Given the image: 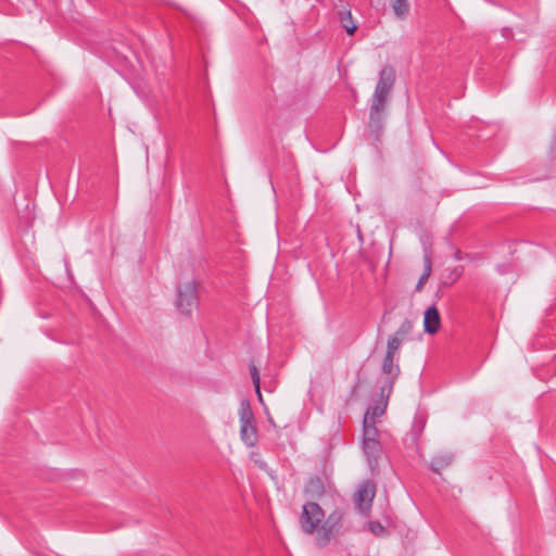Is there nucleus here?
I'll return each mask as SVG.
<instances>
[{
  "instance_id": "1",
  "label": "nucleus",
  "mask_w": 556,
  "mask_h": 556,
  "mask_svg": "<svg viewBox=\"0 0 556 556\" xmlns=\"http://www.w3.org/2000/svg\"><path fill=\"white\" fill-rule=\"evenodd\" d=\"M345 513L336 508L325 519V513L316 502H307L299 517L301 530L305 534L316 531L315 543L319 547L327 546L344 526Z\"/></svg>"
},
{
  "instance_id": "2",
  "label": "nucleus",
  "mask_w": 556,
  "mask_h": 556,
  "mask_svg": "<svg viewBox=\"0 0 556 556\" xmlns=\"http://www.w3.org/2000/svg\"><path fill=\"white\" fill-rule=\"evenodd\" d=\"M396 73L392 65H386L379 72V80L376 85L369 109V127L378 131L382 128V119L390 94L395 84Z\"/></svg>"
},
{
  "instance_id": "3",
  "label": "nucleus",
  "mask_w": 556,
  "mask_h": 556,
  "mask_svg": "<svg viewBox=\"0 0 556 556\" xmlns=\"http://www.w3.org/2000/svg\"><path fill=\"white\" fill-rule=\"evenodd\" d=\"M240 439L248 446L257 444L258 434L254 413L249 400L243 399L239 405Z\"/></svg>"
},
{
  "instance_id": "4",
  "label": "nucleus",
  "mask_w": 556,
  "mask_h": 556,
  "mask_svg": "<svg viewBox=\"0 0 556 556\" xmlns=\"http://www.w3.org/2000/svg\"><path fill=\"white\" fill-rule=\"evenodd\" d=\"M175 305L182 315H190L192 309L198 306V292L194 280L177 286Z\"/></svg>"
},
{
  "instance_id": "5",
  "label": "nucleus",
  "mask_w": 556,
  "mask_h": 556,
  "mask_svg": "<svg viewBox=\"0 0 556 556\" xmlns=\"http://www.w3.org/2000/svg\"><path fill=\"white\" fill-rule=\"evenodd\" d=\"M395 356L384 354L382 364H381V372L387 376L382 387L381 394L387 393V396H390V393L393 390L395 381L400 376V366L394 363Z\"/></svg>"
},
{
  "instance_id": "6",
  "label": "nucleus",
  "mask_w": 556,
  "mask_h": 556,
  "mask_svg": "<svg viewBox=\"0 0 556 556\" xmlns=\"http://www.w3.org/2000/svg\"><path fill=\"white\" fill-rule=\"evenodd\" d=\"M376 494V485L370 480L364 481L357 489L356 505L362 513L369 510Z\"/></svg>"
},
{
  "instance_id": "7",
  "label": "nucleus",
  "mask_w": 556,
  "mask_h": 556,
  "mask_svg": "<svg viewBox=\"0 0 556 556\" xmlns=\"http://www.w3.org/2000/svg\"><path fill=\"white\" fill-rule=\"evenodd\" d=\"M363 452L371 471L378 467V460L382 455V445L380 441L362 442Z\"/></svg>"
},
{
  "instance_id": "8",
  "label": "nucleus",
  "mask_w": 556,
  "mask_h": 556,
  "mask_svg": "<svg viewBox=\"0 0 556 556\" xmlns=\"http://www.w3.org/2000/svg\"><path fill=\"white\" fill-rule=\"evenodd\" d=\"M440 326L441 317L439 309L435 305H431L424 314V331L429 334H434L439 331Z\"/></svg>"
},
{
  "instance_id": "9",
  "label": "nucleus",
  "mask_w": 556,
  "mask_h": 556,
  "mask_svg": "<svg viewBox=\"0 0 556 556\" xmlns=\"http://www.w3.org/2000/svg\"><path fill=\"white\" fill-rule=\"evenodd\" d=\"M304 493L311 498H320L325 494V484L319 477H312L304 486Z\"/></svg>"
},
{
  "instance_id": "10",
  "label": "nucleus",
  "mask_w": 556,
  "mask_h": 556,
  "mask_svg": "<svg viewBox=\"0 0 556 556\" xmlns=\"http://www.w3.org/2000/svg\"><path fill=\"white\" fill-rule=\"evenodd\" d=\"M379 441L378 429L376 427V420H370L369 417L363 419V434L362 442Z\"/></svg>"
},
{
  "instance_id": "11",
  "label": "nucleus",
  "mask_w": 556,
  "mask_h": 556,
  "mask_svg": "<svg viewBox=\"0 0 556 556\" xmlns=\"http://www.w3.org/2000/svg\"><path fill=\"white\" fill-rule=\"evenodd\" d=\"M380 395L381 399L366 410L364 417H369L370 420H376L377 418H380L384 414L389 396L386 395L384 399V394L382 395L380 393Z\"/></svg>"
},
{
  "instance_id": "12",
  "label": "nucleus",
  "mask_w": 556,
  "mask_h": 556,
  "mask_svg": "<svg viewBox=\"0 0 556 556\" xmlns=\"http://www.w3.org/2000/svg\"><path fill=\"white\" fill-rule=\"evenodd\" d=\"M340 24L341 27L344 28L349 35H354V33L357 29V24L354 23L350 10H343L340 12Z\"/></svg>"
},
{
  "instance_id": "13",
  "label": "nucleus",
  "mask_w": 556,
  "mask_h": 556,
  "mask_svg": "<svg viewBox=\"0 0 556 556\" xmlns=\"http://www.w3.org/2000/svg\"><path fill=\"white\" fill-rule=\"evenodd\" d=\"M392 10L396 18L405 20L409 13V4L407 0H393Z\"/></svg>"
},
{
  "instance_id": "14",
  "label": "nucleus",
  "mask_w": 556,
  "mask_h": 556,
  "mask_svg": "<svg viewBox=\"0 0 556 556\" xmlns=\"http://www.w3.org/2000/svg\"><path fill=\"white\" fill-rule=\"evenodd\" d=\"M403 341L404 340H402V338H399L395 334L390 336L388 339V342H387L386 354L396 356V353H397Z\"/></svg>"
},
{
  "instance_id": "15",
  "label": "nucleus",
  "mask_w": 556,
  "mask_h": 556,
  "mask_svg": "<svg viewBox=\"0 0 556 556\" xmlns=\"http://www.w3.org/2000/svg\"><path fill=\"white\" fill-rule=\"evenodd\" d=\"M452 463V457L447 455L435 456L431 462V468L434 471H439L440 469L448 466Z\"/></svg>"
},
{
  "instance_id": "16",
  "label": "nucleus",
  "mask_w": 556,
  "mask_h": 556,
  "mask_svg": "<svg viewBox=\"0 0 556 556\" xmlns=\"http://www.w3.org/2000/svg\"><path fill=\"white\" fill-rule=\"evenodd\" d=\"M413 330V323L408 319H405L395 331V336L402 338L404 340Z\"/></svg>"
},
{
  "instance_id": "17",
  "label": "nucleus",
  "mask_w": 556,
  "mask_h": 556,
  "mask_svg": "<svg viewBox=\"0 0 556 556\" xmlns=\"http://www.w3.org/2000/svg\"><path fill=\"white\" fill-rule=\"evenodd\" d=\"M250 375H251L255 391L258 394V396L261 397L262 395H261V391H260V382H261L260 372L254 364L250 365Z\"/></svg>"
},
{
  "instance_id": "18",
  "label": "nucleus",
  "mask_w": 556,
  "mask_h": 556,
  "mask_svg": "<svg viewBox=\"0 0 556 556\" xmlns=\"http://www.w3.org/2000/svg\"><path fill=\"white\" fill-rule=\"evenodd\" d=\"M426 426V420L422 416H418L415 418L413 424V431L416 435L420 434Z\"/></svg>"
},
{
  "instance_id": "19",
  "label": "nucleus",
  "mask_w": 556,
  "mask_h": 556,
  "mask_svg": "<svg viewBox=\"0 0 556 556\" xmlns=\"http://www.w3.org/2000/svg\"><path fill=\"white\" fill-rule=\"evenodd\" d=\"M431 260H430V256L429 255H425L424 257V273L422 274H428V276H430L431 274Z\"/></svg>"
},
{
  "instance_id": "20",
  "label": "nucleus",
  "mask_w": 556,
  "mask_h": 556,
  "mask_svg": "<svg viewBox=\"0 0 556 556\" xmlns=\"http://www.w3.org/2000/svg\"><path fill=\"white\" fill-rule=\"evenodd\" d=\"M429 276L428 274H422L419 279H418V282L416 285V290L417 291H420L422 289V287L425 286V283L427 282Z\"/></svg>"
},
{
  "instance_id": "21",
  "label": "nucleus",
  "mask_w": 556,
  "mask_h": 556,
  "mask_svg": "<svg viewBox=\"0 0 556 556\" xmlns=\"http://www.w3.org/2000/svg\"><path fill=\"white\" fill-rule=\"evenodd\" d=\"M382 530V526L380 523H376L371 526V531L376 532V530Z\"/></svg>"
},
{
  "instance_id": "22",
  "label": "nucleus",
  "mask_w": 556,
  "mask_h": 556,
  "mask_svg": "<svg viewBox=\"0 0 556 556\" xmlns=\"http://www.w3.org/2000/svg\"><path fill=\"white\" fill-rule=\"evenodd\" d=\"M382 530V526L380 523H376L371 526V531L376 532V530Z\"/></svg>"
}]
</instances>
